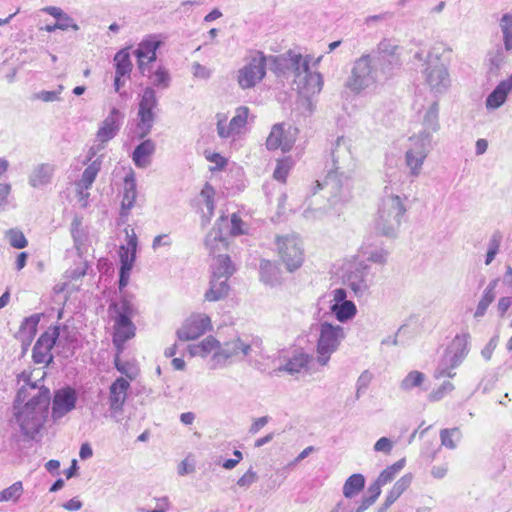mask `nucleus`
Masks as SVG:
<instances>
[{
    "label": "nucleus",
    "mask_w": 512,
    "mask_h": 512,
    "mask_svg": "<svg viewBox=\"0 0 512 512\" xmlns=\"http://www.w3.org/2000/svg\"><path fill=\"white\" fill-rule=\"evenodd\" d=\"M156 106L157 98L155 91L151 87H146L139 101V123L137 129L140 137H144L150 132L155 117L153 110Z\"/></svg>",
    "instance_id": "17"
},
{
    "label": "nucleus",
    "mask_w": 512,
    "mask_h": 512,
    "mask_svg": "<svg viewBox=\"0 0 512 512\" xmlns=\"http://www.w3.org/2000/svg\"><path fill=\"white\" fill-rule=\"evenodd\" d=\"M456 368L457 366L450 362L449 357L444 354L434 371V377L437 379L444 377L453 378L456 375L454 372Z\"/></svg>",
    "instance_id": "51"
},
{
    "label": "nucleus",
    "mask_w": 512,
    "mask_h": 512,
    "mask_svg": "<svg viewBox=\"0 0 512 512\" xmlns=\"http://www.w3.org/2000/svg\"><path fill=\"white\" fill-rule=\"evenodd\" d=\"M120 354L121 353H118V352L116 354V357L114 360L115 367L120 373L124 374L126 376L125 379L129 380V382H130V381L136 379V377L138 376V373H139L138 367L134 363L122 361L120 359Z\"/></svg>",
    "instance_id": "50"
},
{
    "label": "nucleus",
    "mask_w": 512,
    "mask_h": 512,
    "mask_svg": "<svg viewBox=\"0 0 512 512\" xmlns=\"http://www.w3.org/2000/svg\"><path fill=\"white\" fill-rule=\"evenodd\" d=\"M6 236L10 245L14 248L22 249L25 248L28 244L25 235L19 230L11 229L6 233Z\"/></svg>",
    "instance_id": "56"
},
{
    "label": "nucleus",
    "mask_w": 512,
    "mask_h": 512,
    "mask_svg": "<svg viewBox=\"0 0 512 512\" xmlns=\"http://www.w3.org/2000/svg\"><path fill=\"white\" fill-rule=\"evenodd\" d=\"M294 162L290 157H285L277 161L276 168L273 173L275 180L285 182L289 171L293 167Z\"/></svg>",
    "instance_id": "53"
},
{
    "label": "nucleus",
    "mask_w": 512,
    "mask_h": 512,
    "mask_svg": "<svg viewBox=\"0 0 512 512\" xmlns=\"http://www.w3.org/2000/svg\"><path fill=\"white\" fill-rule=\"evenodd\" d=\"M55 173V165L40 163L32 167L28 175V183L34 189H44L51 184Z\"/></svg>",
    "instance_id": "29"
},
{
    "label": "nucleus",
    "mask_w": 512,
    "mask_h": 512,
    "mask_svg": "<svg viewBox=\"0 0 512 512\" xmlns=\"http://www.w3.org/2000/svg\"><path fill=\"white\" fill-rule=\"evenodd\" d=\"M280 357L285 361L280 364L279 371H285L289 374L299 373L305 369L310 361V355L303 350H293L292 352H282Z\"/></svg>",
    "instance_id": "28"
},
{
    "label": "nucleus",
    "mask_w": 512,
    "mask_h": 512,
    "mask_svg": "<svg viewBox=\"0 0 512 512\" xmlns=\"http://www.w3.org/2000/svg\"><path fill=\"white\" fill-rule=\"evenodd\" d=\"M208 251L210 256L212 257L210 264L211 275H215L220 278H230L235 272V266L232 263L229 255L226 253H222L223 251H216L215 253H211L210 250Z\"/></svg>",
    "instance_id": "33"
},
{
    "label": "nucleus",
    "mask_w": 512,
    "mask_h": 512,
    "mask_svg": "<svg viewBox=\"0 0 512 512\" xmlns=\"http://www.w3.org/2000/svg\"><path fill=\"white\" fill-rule=\"evenodd\" d=\"M191 72L194 78L201 80H208L212 75V69L207 66H204L198 62H195L191 66Z\"/></svg>",
    "instance_id": "61"
},
{
    "label": "nucleus",
    "mask_w": 512,
    "mask_h": 512,
    "mask_svg": "<svg viewBox=\"0 0 512 512\" xmlns=\"http://www.w3.org/2000/svg\"><path fill=\"white\" fill-rule=\"evenodd\" d=\"M383 484L384 471H382L377 479L368 486L356 507V512H364L376 502L381 494Z\"/></svg>",
    "instance_id": "35"
},
{
    "label": "nucleus",
    "mask_w": 512,
    "mask_h": 512,
    "mask_svg": "<svg viewBox=\"0 0 512 512\" xmlns=\"http://www.w3.org/2000/svg\"><path fill=\"white\" fill-rule=\"evenodd\" d=\"M439 104L437 101H434L427 111L425 112L423 118V131H427L430 133L432 137V132H436L439 129Z\"/></svg>",
    "instance_id": "45"
},
{
    "label": "nucleus",
    "mask_w": 512,
    "mask_h": 512,
    "mask_svg": "<svg viewBox=\"0 0 512 512\" xmlns=\"http://www.w3.org/2000/svg\"><path fill=\"white\" fill-rule=\"evenodd\" d=\"M249 117V108L240 106L236 109L235 115L227 123L224 115H217V133L220 138L235 137L243 133Z\"/></svg>",
    "instance_id": "18"
},
{
    "label": "nucleus",
    "mask_w": 512,
    "mask_h": 512,
    "mask_svg": "<svg viewBox=\"0 0 512 512\" xmlns=\"http://www.w3.org/2000/svg\"><path fill=\"white\" fill-rule=\"evenodd\" d=\"M344 338L343 327L329 322H322L319 325L316 355L321 366L328 364L331 355L337 351Z\"/></svg>",
    "instance_id": "8"
},
{
    "label": "nucleus",
    "mask_w": 512,
    "mask_h": 512,
    "mask_svg": "<svg viewBox=\"0 0 512 512\" xmlns=\"http://www.w3.org/2000/svg\"><path fill=\"white\" fill-rule=\"evenodd\" d=\"M503 34V44L507 52L512 50V14H503L499 22Z\"/></svg>",
    "instance_id": "48"
},
{
    "label": "nucleus",
    "mask_w": 512,
    "mask_h": 512,
    "mask_svg": "<svg viewBox=\"0 0 512 512\" xmlns=\"http://www.w3.org/2000/svg\"><path fill=\"white\" fill-rule=\"evenodd\" d=\"M380 62L379 52L365 54L358 58L353 64L346 87L356 94L372 88L377 81V68Z\"/></svg>",
    "instance_id": "4"
},
{
    "label": "nucleus",
    "mask_w": 512,
    "mask_h": 512,
    "mask_svg": "<svg viewBox=\"0 0 512 512\" xmlns=\"http://www.w3.org/2000/svg\"><path fill=\"white\" fill-rule=\"evenodd\" d=\"M318 185L333 193V197L339 196L345 200L349 198V179L337 170L329 172L324 178L323 183H318Z\"/></svg>",
    "instance_id": "30"
},
{
    "label": "nucleus",
    "mask_w": 512,
    "mask_h": 512,
    "mask_svg": "<svg viewBox=\"0 0 512 512\" xmlns=\"http://www.w3.org/2000/svg\"><path fill=\"white\" fill-rule=\"evenodd\" d=\"M246 231L244 222L237 214H232L230 219L220 217L206 236L205 246L211 253L227 251L230 244L228 236L243 235Z\"/></svg>",
    "instance_id": "5"
},
{
    "label": "nucleus",
    "mask_w": 512,
    "mask_h": 512,
    "mask_svg": "<svg viewBox=\"0 0 512 512\" xmlns=\"http://www.w3.org/2000/svg\"><path fill=\"white\" fill-rule=\"evenodd\" d=\"M101 165L102 162L100 159L94 160L85 168L81 178L75 183L79 200L82 201L83 206H86L87 204V199L89 197L88 190L91 188L93 182L95 181L101 169Z\"/></svg>",
    "instance_id": "26"
},
{
    "label": "nucleus",
    "mask_w": 512,
    "mask_h": 512,
    "mask_svg": "<svg viewBox=\"0 0 512 512\" xmlns=\"http://www.w3.org/2000/svg\"><path fill=\"white\" fill-rule=\"evenodd\" d=\"M24 495V484L22 481H15L8 487L0 490V503L18 504Z\"/></svg>",
    "instance_id": "38"
},
{
    "label": "nucleus",
    "mask_w": 512,
    "mask_h": 512,
    "mask_svg": "<svg viewBox=\"0 0 512 512\" xmlns=\"http://www.w3.org/2000/svg\"><path fill=\"white\" fill-rule=\"evenodd\" d=\"M495 298H496V293H491L489 291L484 290L483 295H482L480 301L478 302V305L474 312V318H476V319L482 318L485 315L490 304L495 300Z\"/></svg>",
    "instance_id": "54"
},
{
    "label": "nucleus",
    "mask_w": 512,
    "mask_h": 512,
    "mask_svg": "<svg viewBox=\"0 0 512 512\" xmlns=\"http://www.w3.org/2000/svg\"><path fill=\"white\" fill-rule=\"evenodd\" d=\"M171 508V503L168 499V497H161L156 499V506L152 510H144L142 509V512H168Z\"/></svg>",
    "instance_id": "64"
},
{
    "label": "nucleus",
    "mask_w": 512,
    "mask_h": 512,
    "mask_svg": "<svg viewBox=\"0 0 512 512\" xmlns=\"http://www.w3.org/2000/svg\"><path fill=\"white\" fill-rule=\"evenodd\" d=\"M413 60L422 62V74L432 92L442 94L448 90L451 82L450 76L446 65L438 54L429 52L424 58L422 52H416Z\"/></svg>",
    "instance_id": "6"
},
{
    "label": "nucleus",
    "mask_w": 512,
    "mask_h": 512,
    "mask_svg": "<svg viewBox=\"0 0 512 512\" xmlns=\"http://www.w3.org/2000/svg\"><path fill=\"white\" fill-rule=\"evenodd\" d=\"M505 48L501 44H497L487 53V61L489 63V72L497 74L506 61Z\"/></svg>",
    "instance_id": "42"
},
{
    "label": "nucleus",
    "mask_w": 512,
    "mask_h": 512,
    "mask_svg": "<svg viewBox=\"0 0 512 512\" xmlns=\"http://www.w3.org/2000/svg\"><path fill=\"white\" fill-rule=\"evenodd\" d=\"M213 329L211 318L205 313H192L177 330L180 340H195Z\"/></svg>",
    "instance_id": "15"
},
{
    "label": "nucleus",
    "mask_w": 512,
    "mask_h": 512,
    "mask_svg": "<svg viewBox=\"0 0 512 512\" xmlns=\"http://www.w3.org/2000/svg\"><path fill=\"white\" fill-rule=\"evenodd\" d=\"M251 350L250 344L244 342L241 338L235 337L231 340L221 343L219 349V368L231 363L234 359L245 357Z\"/></svg>",
    "instance_id": "24"
},
{
    "label": "nucleus",
    "mask_w": 512,
    "mask_h": 512,
    "mask_svg": "<svg viewBox=\"0 0 512 512\" xmlns=\"http://www.w3.org/2000/svg\"><path fill=\"white\" fill-rule=\"evenodd\" d=\"M63 85H59L56 90L46 91L42 90L34 94V99L43 101V102H55L60 100V95L63 92Z\"/></svg>",
    "instance_id": "58"
},
{
    "label": "nucleus",
    "mask_w": 512,
    "mask_h": 512,
    "mask_svg": "<svg viewBox=\"0 0 512 512\" xmlns=\"http://www.w3.org/2000/svg\"><path fill=\"white\" fill-rule=\"evenodd\" d=\"M461 437V431L457 427L440 431L441 445L451 450L457 447V442L460 441Z\"/></svg>",
    "instance_id": "49"
},
{
    "label": "nucleus",
    "mask_w": 512,
    "mask_h": 512,
    "mask_svg": "<svg viewBox=\"0 0 512 512\" xmlns=\"http://www.w3.org/2000/svg\"><path fill=\"white\" fill-rule=\"evenodd\" d=\"M113 62L115 66V73L117 75L130 76L133 65L127 48L118 51L114 56Z\"/></svg>",
    "instance_id": "43"
},
{
    "label": "nucleus",
    "mask_w": 512,
    "mask_h": 512,
    "mask_svg": "<svg viewBox=\"0 0 512 512\" xmlns=\"http://www.w3.org/2000/svg\"><path fill=\"white\" fill-rule=\"evenodd\" d=\"M453 389L454 385L450 381H445L437 390L431 393L430 397L432 400L438 401L441 398H443L447 393L451 392Z\"/></svg>",
    "instance_id": "63"
},
{
    "label": "nucleus",
    "mask_w": 512,
    "mask_h": 512,
    "mask_svg": "<svg viewBox=\"0 0 512 512\" xmlns=\"http://www.w3.org/2000/svg\"><path fill=\"white\" fill-rule=\"evenodd\" d=\"M329 310L340 323L352 320L357 314L355 303L347 299V292L343 288H335L326 294Z\"/></svg>",
    "instance_id": "11"
},
{
    "label": "nucleus",
    "mask_w": 512,
    "mask_h": 512,
    "mask_svg": "<svg viewBox=\"0 0 512 512\" xmlns=\"http://www.w3.org/2000/svg\"><path fill=\"white\" fill-rule=\"evenodd\" d=\"M126 232V245H122L119 249L120 258V278H119V289L122 290L128 285L130 279V273L136 260V251L138 245V239L134 230H125Z\"/></svg>",
    "instance_id": "13"
},
{
    "label": "nucleus",
    "mask_w": 512,
    "mask_h": 512,
    "mask_svg": "<svg viewBox=\"0 0 512 512\" xmlns=\"http://www.w3.org/2000/svg\"><path fill=\"white\" fill-rule=\"evenodd\" d=\"M130 389L129 380L124 377H118L109 387V407L114 413L122 411Z\"/></svg>",
    "instance_id": "27"
},
{
    "label": "nucleus",
    "mask_w": 512,
    "mask_h": 512,
    "mask_svg": "<svg viewBox=\"0 0 512 512\" xmlns=\"http://www.w3.org/2000/svg\"><path fill=\"white\" fill-rule=\"evenodd\" d=\"M155 143L151 139L141 142L132 153V161L138 168H147L155 152Z\"/></svg>",
    "instance_id": "36"
},
{
    "label": "nucleus",
    "mask_w": 512,
    "mask_h": 512,
    "mask_svg": "<svg viewBox=\"0 0 512 512\" xmlns=\"http://www.w3.org/2000/svg\"><path fill=\"white\" fill-rule=\"evenodd\" d=\"M298 135V129L290 124L278 123L272 126L266 139L268 150L280 149L288 152L292 149Z\"/></svg>",
    "instance_id": "14"
},
{
    "label": "nucleus",
    "mask_w": 512,
    "mask_h": 512,
    "mask_svg": "<svg viewBox=\"0 0 512 512\" xmlns=\"http://www.w3.org/2000/svg\"><path fill=\"white\" fill-rule=\"evenodd\" d=\"M124 119V114L116 107H113L107 117L100 123L96 133V140L102 144L98 150L104 147V144L112 140L120 130Z\"/></svg>",
    "instance_id": "22"
},
{
    "label": "nucleus",
    "mask_w": 512,
    "mask_h": 512,
    "mask_svg": "<svg viewBox=\"0 0 512 512\" xmlns=\"http://www.w3.org/2000/svg\"><path fill=\"white\" fill-rule=\"evenodd\" d=\"M61 327H49L37 340L33 348V359L39 364H48L52 361L51 354L52 347L56 344L57 339L60 337Z\"/></svg>",
    "instance_id": "19"
},
{
    "label": "nucleus",
    "mask_w": 512,
    "mask_h": 512,
    "mask_svg": "<svg viewBox=\"0 0 512 512\" xmlns=\"http://www.w3.org/2000/svg\"><path fill=\"white\" fill-rule=\"evenodd\" d=\"M219 349L220 341L214 336H207L200 342L187 347L188 354L191 357L209 359L211 367L214 369L219 368Z\"/></svg>",
    "instance_id": "21"
},
{
    "label": "nucleus",
    "mask_w": 512,
    "mask_h": 512,
    "mask_svg": "<svg viewBox=\"0 0 512 512\" xmlns=\"http://www.w3.org/2000/svg\"><path fill=\"white\" fill-rule=\"evenodd\" d=\"M410 336H411V333L409 332L408 326L404 324L399 327L394 338L391 341L386 339V345L389 343H392L393 345H398V344L404 345L407 342V340L410 338Z\"/></svg>",
    "instance_id": "60"
},
{
    "label": "nucleus",
    "mask_w": 512,
    "mask_h": 512,
    "mask_svg": "<svg viewBox=\"0 0 512 512\" xmlns=\"http://www.w3.org/2000/svg\"><path fill=\"white\" fill-rule=\"evenodd\" d=\"M40 321V315L34 314L28 318H26L21 327L18 334L19 339L23 342L29 345L31 341L33 340L34 336L37 332V326Z\"/></svg>",
    "instance_id": "41"
},
{
    "label": "nucleus",
    "mask_w": 512,
    "mask_h": 512,
    "mask_svg": "<svg viewBox=\"0 0 512 512\" xmlns=\"http://www.w3.org/2000/svg\"><path fill=\"white\" fill-rule=\"evenodd\" d=\"M424 381V374L419 371H411L401 382L403 390H410L418 387Z\"/></svg>",
    "instance_id": "55"
},
{
    "label": "nucleus",
    "mask_w": 512,
    "mask_h": 512,
    "mask_svg": "<svg viewBox=\"0 0 512 512\" xmlns=\"http://www.w3.org/2000/svg\"><path fill=\"white\" fill-rule=\"evenodd\" d=\"M289 69L292 73V84L300 98L307 102V109L312 111L311 99L317 96L323 88V76L317 71H311L309 64L310 55H302L295 51H288L286 54Z\"/></svg>",
    "instance_id": "2"
},
{
    "label": "nucleus",
    "mask_w": 512,
    "mask_h": 512,
    "mask_svg": "<svg viewBox=\"0 0 512 512\" xmlns=\"http://www.w3.org/2000/svg\"><path fill=\"white\" fill-rule=\"evenodd\" d=\"M512 90V74L505 80H502L493 89V91L486 98V107L488 109H497L502 106L508 94Z\"/></svg>",
    "instance_id": "34"
},
{
    "label": "nucleus",
    "mask_w": 512,
    "mask_h": 512,
    "mask_svg": "<svg viewBox=\"0 0 512 512\" xmlns=\"http://www.w3.org/2000/svg\"><path fill=\"white\" fill-rule=\"evenodd\" d=\"M137 314L138 308L131 295H122L109 306V316L113 322L112 341L118 353H122L125 343L136 335V326L132 319Z\"/></svg>",
    "instance_id": "3"
},
{
    "label": "nucleus",
    "mask_w": 512,
    "mask_h": 512,
    "mask_svg": "<svg viewBox=\"0 0 512 512\" xmlns=\"http://www.w3.org/2000/svg\"><path fill=\"white\" fill-rule=\"evenodd\" d=\"M266 76V56L261 51H252L235 72V81L243 90L254 88Z\"/></svg>",
    "instance_id": "7"
},
{
    "label": "nucleus",
    "mask_w": 512,
    "mask_h": 512,
    "mask_svg": "<svg viewBox=\"0 0 512 512\" xmlns=\"http://www.w3.org/2000/svg\"><path fill=\"white\" fill-rule=\"evenodd\" d=\"M228 277L220 278L215 275H211L210 287L206 291L204 297L209 302L219 301L226 297L229 292Z\"/></svg>",
    "instance_id": "37"
},
{
    "label": "nucleus",
    "mask_w": 512,
    "mask_h": 512,
    "mask_svg": "<svg viewBox=\"0 0 512 512\" xmlns=\"http://www.w3.org/2000/svg\"><path fill=\"white\" fill-rule=\"evenodd\" d=\"M408 200L407 196L390 195L388 197L387 217H386V238H396L398 236L400 227L405 221L407 206L405 202Z\"/></svg>",
    "instance_id": "12"
},
{
    "label": "nucleus",
    "mask_w": 512,
    "mask_h": 512,
    "mask_svg": "<svg viewBox=\"0 0 512 512\" xmlns=\"http://www.w3.org/2000/svg\"><path fill=\"white\" fill-rule=\"evenodd\" d=\"M365 487V477L360 473L349 476L342 487L343 496L347 499L356 497Z\"/></svg>",
    "instance_id": "39"
},
{
    "label": "nucleus",
    "mask_w": 512,
    "mask_h": 512,
    "mask_svg": "<svg viewBox=\"0 0 512 512\" xmlns=\"http://www.w3.org/2000/svg\"><path fill=\"white\" fill-rule=\"evenodd\" d=\"M406 459L403 457L391 466L386 467V483L395 478V476L404 468Z\"/></svg>",
    "instance_id": "62"
},
{
    "label": "nucleus",
    "mask_w": 512,
    "mask_h": 512,
    "mask_svg": "<svg viewBox=\"0 0 512 512\" xmlns=\"http://www.w3.org/2000/svg\"><path fill=\"white\" fill-rule=\"evenodd\" d=\"M275 244L278 257L289 272H293L302 266L305 253L299 236L296 234L278 236Z\"/></svg>",
    "instance_id": "9"
},
{
    "label": "nucleus",
    "mask_w": 512,
    "mask_h": 512,
    "mask_svg": "<svg viewBox=\"0 0 512 512\" xmlns=\"http://www.w3.org/2000/svg\"><path fill=\"white\" fill-rule=\"evenodd\" d=\"M145 76L153 86L160 89L168 88L171 82L170 73L163 65H158L154 70H152V65H150V71Z\"/></svg>",
    "instance_id": "40"
},
{
    "label": "nucleus",
    "mask_w": 512,
    "mask_h": 512,
    "mask_svg": "<svg viewBox=\"0 0 512 512\" xmlns=\"http://www.w3.org/2000/svg\"><path fill=\"white\" fill-rule=\"evenodd\" d=\"M204 155L206 160L212 164L211 171L221 170L227 165V159L219 153L205 151Z\"/></svg>",
    "instance_id": "57"
},
{
    "label": "nucleus",
    "mask_w": 512,
    "mask_h": 512,
    "mask_svg": "<svg viewBox=\"0 0 512 512\" xmlns=\"http://www.w3.org/2000/svg\"><path fill=\"white\" fill-rule=\"evenodd\" d=\"M137 197V185L134 171L129 168L124 177L123 196L121 201V214L127 216L134 207Z\"/></svg>",
    "instance_id": "32"
},
{
    "label": "nucleus",
    "mask_w": 512,
    "mask_h": 512,
    "mask_svg": "<svg viewBox=\"0 0 512 512\" xmlns=\"http://www.w3.org/2000/svg\"><path fill=\"white\" fill-rule=\"evenodd\" d=\"M25 384L18 390L13 414L21 432L33 438L44 425L49 405V391L28 383V377L22 373Z\"/></svg>",
    "instance_id": "1"
},
{
    "label": "nucleus",
    "mask_w": 512,
    "mask_h": 512,
    "mask_svg": "<svg viewBox=\"0 0 512 512\" xmlns=\"http://www.w3.org/2000/svg\"><path fill=\"white\" fill-rule=\"evenodd\" d=\"M403 48L395 43L386 44V70H399L402 66Z\"/></svg>",
    "instance_id": "44"
},
{
    "label": "nucleus",
    "mask_w": 512,
    "mask_h": 512,
    "mask_svg": "<svg viewBox=\"0 0 512 512\" xmlns=\"http://www.w3.org/2000/svg\"><path fill=\"white\" fill-rule=\"evenodd\" d=\"M71 235L74 240V246L79 253L85 248L87 242V232L81 225V221L78 218H75L71 224Z\"/></svg>",
    "instance_id": "47"
},
{
    "label": "nucleus",
    "mask_w": 512,
    "mask_h": 512,
    "mask_svg": "<svg viewBox=\"0 0 512 512\" xmlns=\"http://www.w3.org/2000/svg\"><path fill=\"white\" fill-rule=\"evenodd\" d=\"M160 35H148L137 45L134 55L137 59V67L142 75L150 71V65L156 61V51L162 45Z\"/></svg>",
    "instance_id": "16"
},
{
    "label": "nucleus",
    "mask_w": 512,
    "mask_h": 512,
    "mask_svg": "<svg viewBox=\"0 0 512 512\" xmlns=\"http://www.w3.org/2000/svg\"><path fill=\"white\" fill-rule=\"evenodd\" d=\"M215 195V189L209 183H206L192 202L196 212L201 216L203 225H207L214 215Z\"/></svg>",
    "instance_id": "23"
},
{
    "label": "nucleus",
    "mask_w": 512,
    "mask_h": 512,
    "mask_svg": "<svg viewBox=\"0 0 512 512\" xmlns=\"http://www.w3.org/2000/svg\"><path fill=\"white\" fill-rule=\"evenodd\" d=\"M412 474H405L402 476L389 491L386 496V508L393 504L403 492L411 485Z\"/></svg>",
    "instance_id": "46"
},
{
    "label": "nucleus",
    "mask_w": 512,
    "mask_h": 512,
    "mask_svg": "<svg viewBox=\"0 0 512 512\" xmlns=\"http://www.w3.org/2000/svg\"><path fill=\"white\" fill-rule=\"evenodd\" d=\"M384 228L380 221H376L372 228L371 235L367 236L363 246V254L372 262H381L383 258V240Z\"/></svg>",
    "instance_id": "25"
},
{
    "label": "nucleus",
    "mask_w": 512,
    "mask_h": 512,
    "mask_svg": "<svg viewBox=\"0 0 512 512\" xmlns=\"http://www.w3.org/2000/svg\"><path fill=\"white\" fill-rule=\"evenodd\" d=\"M77 393L71 387H64L55 391L52 400L51 417L54 421L63 418L75 409Z\"/></svg>",
    "instance_id": "20"
},
{
    "label": "nucleus",
    "mask_w": 512,
    "mask_h": 512,
    "mask_svg": "<svg viewBox=\"0 0 512 512\" xmlns=\"http://www.w3.org/2000/svg\"><path fill=\"white\" fill-rule=\"evenodd\" d=\"M432 137L427 131H421L418 135L410 137L411 146L406 151L405 163L409 168V174L413 178L419 177L425 159L431 147Z\"/></svg>",
    "instance_id": "10"
},
{
    "label": "nucleus",
    "mask_w": 512,
    "mask_h": 512,
    "mask_svg": "<svg viewBox=\"0 0 512 512\" xmlns=\"http://www.w3.org/2000/svg\"><path fill=\"white\" fill-rule=\"evenodd\" d=\"M470 334L463 333L456 335L452 340L451 344L445 351V355L449 357V361L453 362L457 367L461 365L464 359L467 357L470 348Z\"/></svg>",
    "instance_id": "31"
},
{
    "label": "nucleus",
    "mask_w": 512,
    "mask_h": 512,
    "mask_svg": "<svg viewBox=\"0 0 512 512\" xmlns=\"http://www.w3.org/2000/svg\"><path fill=\"white\" fill-rule=\"evenodd\" d=\"M278 269L275 264L269 260H262L260 263L261 280L267 284H272L277 277Z\"/></svg>",
    "instance_id": "52"
},
{
    "label": "nucleus",
    "mask_w": 512,
    "mask_h": 512,
    "mask_svg": "<svg viewBox=\"0 0 512 512\" xmlns=\"http://www.w3.org/2000/svg\"><path fill=\"white\" fill-rule=\"evenodd\" d=\"M258 479L257 473L252 469H248L238 480L237 486L247 489L253 485Z\"/></svg>",
    "instance_id": "59"
}]
</instances>
